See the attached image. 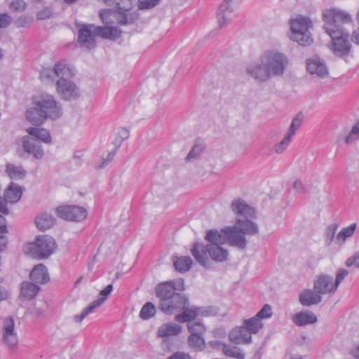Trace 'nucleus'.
<instances>
[{
  "mask_svg": "<svg viewBox=\"0 0 359 359\" xmlns=\"http://www.w3.org/2000/svg\"><path fill=\"white\" fill-rule=\"evenodd\" d=\"M223 235L217 230H209L205 235V239L209 242L206 245H223L227 243L226 235L222 232Z\"/></svg>",
  "mask_w": 359,
  "mask_h": 359,
  "instance_id": "nucleus-32",
  "label": "nucleus"
},
{
  "mask_svg": "<svg viewBox=\"0 0 359 359\" xmlns=\"http://www.w3.org/2000/svg\"><path fill=\"white\" fill-rule=\"evenodd\" d=\"M7 243H8V240H7L6 236L1 235L0 236V252L6 249Z\"/></svg>",
  "mask_w": 359,
  "mask_h": 359,
  "instance_id": "nucleus-63",
  "label": "nucleus"
},
{
  "mask_svg": "<svg viewBox=\"0 0 359 359\" xmlns=\"http://www.w3.org/2000/svg\"><path fill=\"white\" fill-rule=\"evenodd\" d=\"M243 325L249 331L251 335L257 334L263 327V323L255 316L252 318L244 320Z\"/></svg>",
  "mask_w": 359,
  "mask_h": 359,
  "instance_id": "nucleus-36",
  "label": "nucleus"
},
{
  "mask_svg": "<svg viewBox=\"0 0 359 359\" xmlns=\"http://www.w3.org/2000/svg\"><path fill=\"white\" fill-rule=\"evenodd\" d=\"M8 298V292L7 290L4 287L0 286V302L3 301V300H6Z\"/></svg>",
  "mask_w": 359,
  "mask_h": 359,
  "instance_id": "nucleus-62",
  "label": "nucleus"
},
{
  "mask_svg": "<svg viewBox=\"0 0 359 359\" xmlns=\"http://www.w3.org/2000/svg\"><path fill=\"white\" fill-rule=\"evenodd\" d=\"M222 350L224 353L228 357L236 359H245V354L242 349L237 346L224 344Z\"/></svg>",
  "mask_w": 359,
  "mask_h": 359,
  "instance_id": "nucleus-39",
  "label": "nucleus"
},
{
  "mask_svg": "<svg viewBox=\"0 0 359 359\" xmlns=\"http://www.w3.org/2000/svg\"><path fill=\"white\" fill-rule=\"evenodd\" d=\"M338 226L337 224H331L329 225L325 230V243L327 245H331L334 238H336V232Z\"/></svg>",
  "mask_w": 359,
  "mask_h": 359,
  "instance_id": "nucleus-45",
  "label": "nucleus"
},
{
  "mask_svg": "<svg viewBox=\"0 0 359 359\" xmlns=\"http://www.w3.org/2000/svg\"><path fill=\"white\" fill-rule=\"evenodd\" d=\"M313 289L320 294H325L334 293L337 287L331 276L321 275L314 282Z\"/></svg>",
  "mask_w": 359,
  "mask_h": 359,
  "instance_id": "nucleus-15",
  "label": "nucleus"
},
{
  "mask_svg": "<svg viewBox=\"0 0 359 359\" xmlns=\"http://www.w3.org/2000/svg\"><path fill=\"white\" fill-rule=\"evenodd\" d=\"M26 118L33 125L40 126L47 119L40 108L34 104V107L26 111Z\"/></svg>",
  "mask_w": 359,
  "mask_h": 359,
  "instance_id": "nucleus-27",
  "label": "nucleus"
},
{
  "mask_svg": "<svg viewBox=\"0 0 359 359\" xmlns=\"http://www.w3.org/2000/svg\"><path fill=\"white\" fill-rule=\"evenodd\" d=\"M290 39L302 46H309L313 42L311 29L312 21L306 17L298 16L290 20Z\"/></svg>",
  "mask_w": 359,
  "mask_h": 359,
  "instance_id": "nucleus-6",
  "label": "nucleus"
},
{
  "mask_svg": "<svg viewBox=\"0 0 359 359\" xmlns=\"http://www.w3.org/2000/svg\"><path fill=\"white\" fill-rule=\"evenodd\" d=\"M31 22H32V18L27 17V16L20 17L17 20V24L19 27H26L27 25H29Z\"/></svg>",
  "mask_w": 359,
  "mask_h": 359,
  "instance_id": "nucleus-57",
  "label": "nucleus"
},
{
  "mask_svg": "<svg viewBox=\"0 0 359 359\" xmlns=\"http://www.w3.org/2000/svg\"><path fill=\"white\" fill-rule=\"evenodd\" d=\"M183 312L175 316V319L179 323H190L194 320L197 316L200 313V309L198 308L189 309L188 306L182 309Z\"/></svg>",
  "mask_w": 359,
  "mask_h": 359,
  "instance_id": "nucleus-30",
  "label": "nucleus"
},
{
  "mask_svg": "<svg viewBox=\"0 0 359 359\" xmlns=\"http://www.w3.org/2000/svg\"><path fill=\"white\" fill-rule=\"evenodd\" d=\"M229 339L236 344H248L252 341V335L243 325L233 329L229 334Z\"/></svg>",
  "mask_w": 359,
  "mask_h": 359,
  "instance_id": "nucleus-17",
  "label": "nucleus"
},
{
  "mask_svg": "<svg viewBox=\"0 0 359 359\" xmlns=\"http://www.w3.org/2000/svg\"><path fill=\"white\" fill-rule=\"evenodd\" d=\"M351 40L355 44L359 45V27L353 32Z\"/></svg>",
  "mask_w": 359,
  "mask_h": 359,
  "instance_id": "nucleus-61",
  "label": "nucleus"
},
{
  "mask_svg": "<svg viewBox=\"0 0 359 359\" xmlns=\"http://www.w3.org/2000/svg\"><path fill=\"white\" fill-rule=\"evenodd\" d=\"M304 119V116L302 113L297 114L295 117L292 119L290 126L286 133L291 137L295 134L297 130L300 127Z\"/></svg>",
  "mask_w": 359,
  "mask_h": 359,
  "instance_id": "nucleus-43",
  "label": "nucleus"
},
{
  "mask_svg": "<svg viewBox=\"0 0 359 359\" xmlns=\"http://www.w3.org/2000/svg\"><path fill=\"white\" fill-rule=\"evenodd\" d=\"M181 325L175 323H164L158 329V336L161 338L176 336L182 332Z\"/></svg>",
  "mask_w": 359,
  "mask_h": 359,
  "instance_id": "nucleus-26",
  "label": "nucleus"
},
{
  "mask_svg": "<svg viewBox=\"0 0 359 359\" xmlns=\"http://www.w3.org/2000/svg\"><path fill=\"white\" fill-rule=\"evenodd\" d=\"M183 280H171L159 284L156 288V293L161 299V309L168 314L180 311L189 306V299L184 295L175 292L183 290Z\"/></svg>",
  "mask_w": 359,
  "mask_h": 359,
  "instance_id": "nucleus-3",
  "label": "nucleus"
},
{
  "mask_svg": "<svg viewBox=\"0 0 359 359\" xmlns=\"http://www.w3.org/2000/svg\"><path fill=\"white\" fill-rule=\"evenodd\" d=\"M222 245H205L203 243H195L191 252L198 264L208 268L210 265L209 257L217 262H223L227 260L228 250Z\"/></svg>",
  "mask_w": 359,
  "mask_h": 359,
  "instance_id": "nucleus-5",
  "label": "nucleus"
},
{
  "mask_svg": "<svg viewBox=\"0 0 359 359\" xmlns=\"http://www.w3.org/2000/svg\"><path fill=\"white\" fill-rule=\"evenodd\" d=\"M323 18L325 31L332 38L334 52L339 55L348 53L351 47L349 34L341 25L351 23V15L340 9L330 8L323 11Z\"/></svg>",
  "mask_w": 359,
  "mask_h": 359,
  "instance_id": "nucleus-1",
  "label": "nucleus"
},
{
  "mask_svg": "<svg viewBox=\"0 0 359 359\" xmlns=\"http://www.w3.org/2000/svg\"><path fill=\"white\" fill-rule=\"evenodd\" d=\"M293 323L298 326H304L317 321L316 316L310 311H301L292 317Z\"/></svg>",
  "mask_w": 359,
  "mask_h": 359,
  "instance_id": "nucleus-25",
  "label": "nucleus"
},
{
  "mask_svg": "<svg viewBox=\"0 0 359 359\" xmlns=\"http://www.w3.org/2000/svg\"><path fill=\"white\" fill-rule=\"evenodd\" d=\"M161 0H138V8L140 10L149 9L158 5Z\"/></svg>",
  "mask_w": 359,
  "mask_h": 359,
  "instance_id": "nucleus-47",
  "label": "nucleus"
},
{
  "mask_svg": "<svg viewBox=\"0 0 359 359\" xmlns=\"http://www.w3.org/2000/svg\"><path fill=\"white\" fill-rule=\"evenodd\" d=\"M173 264L176 271L180 273H184L191 269L192 259L189 256L174 257Z\"/></svg>",
  "mask_w": 359,
  "mask_h": 359,
  "instance_id": "nucleus-33",
  "label": "nucleus"
},
{
  "mask_svg": "<svg viewBox=\"0 0 359 359\" xmlns=\"http://www.w3.org/2000/svg\"><path fill=\"white\" fill-rule=\"evenodd\" d=\"M57 215L65 220L80 222L87 216V210L78 205H64L56 208Z\"/></svg>",
  "mask_w": 359,
  "mask_h": 359,
  "instance_id": "nucleus-12",
  "label": "nucleus"
},
{
  "mask_svg": "<svg viewBox=\"0 0 359 359\" xmlns=\"http://www.w3.org/2000/svg\"><path fill=\"white\" fill-rule=\"evenodd\" d=\"M26 132L31 136L35 137L37 140L50 144L52 142V138L48 130L43 128L29 127L26 128Z\"/></svg>",
  "mask_w": 359,
  "mask_h": 359,
  "instance_id": "nucleus-28",
  "label": "nucleus"
},
{
  "mask_svg": "<svg viewBox=\"0 0 359 359\" xmlns=\"http://www.w3.org/2000/svg\"><path fill=\"white\" fill-rule=\"evenodd\" d=\"M94 34L104 39H116L121 35V31L116 27L94 26Z\"/></svg>",
  "mask_w": 359,
  "mask_h": 359,
  "instance_id": "nucleus-24",
  "label": "nucleus"
},
{
  "mask_svg": "<svg viewBox=\"0 0 359 359\" xmlns=\"http://www.w3.org/2000/svg\"><path fill=\"white\" fill-rule=\"evenodd\" d=\"M22 194V187L12 182L4 191V201L6 203H15L20 199Z\"/></svg>",
  "mask_w": 359,
  "mask_h": 359,
  "instance_id": "nucleus-22",
  "label": "nucleus"
},
{
  "mask_svg": "<svg viewBox=\"0 0 359 359\" xmlns=\"http://www.w3.org/2000/svg\"><path fill=\"white\" fill-rule=\"evenodd\" d=\"M55 218L51 215L43 212L36 218V225L41 231H46L53 226Z\"/></svg>",
  "mask_w": 359,
  "mask_h": 359,
  "instance_id": "nucleus-34",
  "label": "nucleus"
},
{
  "mask_svg": "<svg viewBox=\"0 0 359 359\" xmlns=\"http://www.w3.org/2000/svg\"><path fill=\"white\" fill-rule=\"evenodd\" d=\"M168 359H191V357L189 354H187L183 352H176L172 354Z\"/></svg>",
  "mask_w": 359,
  "mask_h": 359,
  "instance_id": "nucleus-58",
  "label": "nucleus"
},
{
  "mask_svg": "<svg viewBox=\"0 0 359 359\" xmlns=\"http://www.w3.org/2000/svg\"><path fill=\"white\" fill-rule=\"evenodd\" d=\"M289 65L288 57L277 50H268L262 54L259 62L247 68L248 74L255 81L264 83L271 78L284 75Z\"/></svg>",
  "mask_w": 359,
  "mask_h": 359,
  "instance_id": "nucleus-2",
  "label": "nucleus"
},
{
  "mask_svg": "<svg viewBox=\"0 0 359 359\" xmlns=\"http://www.w3.org/2000/svg\"><path fill=\"white\" fill-rule=\"evenodd\" d=\"M188 344L196 351H201L205 347L203 336L199 335H189L188 337Z\"/></svg>",
  "mask_w": 359,
  "mask_h": 359,
  "instance_id": "nucleus-38",
  "label": "nucleus"
},
{
  "mask_svg": "<svg viewBox=\"0 0 359 359\" xmlns=\"http://www.w3.org/2000/svg\"><path fill=\"white\" fill-rule=\"evenodd\" d=\"M272 316L271 306L265 304L262 309L255 315L260 320L263 318H269Z\"/></svg>",
  "mask_w": 359,
  "mask_h": 359,
  "instance_id": "nucleus-49",
  "label": "nucleus"
},
{
  "mask_svg": "<svg viewBox=\"0 0 359 359\" xmlns=\"http://www.w3.org/2000/svg\"><path fill=\"white\" fill-rule=\"evenodd\" d=\"M7 232V226L6 219L4 217L0 215V233H4Z\"/></svg>",
  "mask_w": 359,
  "mask_h": 359,
  "instance_id": "nucleus-60",
  "label": "nucleus"
},
{
  "mask_svg": "<svg viewBox=\"0 0 359 359\" xmlns=\"http://www.w3.org/2000/svg\"><path fill=\"white\" fill-rule=\"evenodd\" d=\"M293 188L299 194H304L306 192V189L302 182L299 180H295L293 183Z\"/></svg>",
  "mask_w": 359,
  "mask_h": 359,
  "instance_id": "nucleus-56",
  "label": "nucleus"
},
{
  "mask_svg": "<svg viewBox=\"0 0 359 359\" xmlns=\"http://www.w3.org/2000/svg\"><path fill=\"white\" fill-rule=\"evenodd\" d=\"M93 25H82L78 33V41L83 47L92 49L95 47Z\"/></svg>",
  "mask_w": 359,
  "mask_h": 359,
  "instance_id": "nucleus-14",
  "label": "nucleus"
},
{
  "mask_svg": "<svg viewBox=\"0 0 359 359\" xmlns=\"http://www.w3.org/2000/svg\"><path fill=\"white\" fill-rule=\"evenodd\" d=\"M1 334V341L8 348L14 349L18 347V337L15 330V322L12 317H7L3 320Z\"/></svg>",
  "mask_w": 359,
  "mask_h": 359,
  "instance_id": "nucleus-11",
  "label": "nucleus"
},
{
  "mask_svg": "<svg viewBox=\"0 0 359 359\" xmlns=\"http://www.w3.org/2000/svg\"><path fill=\"white\" fill-rule=\"evenodd\" d=\"M55 75L58 80L69 79L74 75V69L67 63L65 60L57 62L53 67Z\"/></svg>",
  "mask_w": 359,
  "mask_h": 359,
  "instance_id": "nucleus-21",
  "label": "nucleus"
},
{
  "mask_svg": "<svg viewBox=\"0 0 359 359\" xmlns=\"http://www.w3.org/2000/svg\"><path fill=\"white\" fill-rule=\"evenodd\" d=\"M292 137L285 133L283 140L274 145L273 149L275 153L277 154H283L289 147L292 141Z\"/></svg>",
  "mask_w": 359,
  "mask_h": 359,
  "instance_id": "nucleus-40",
  "label": "nucleus"
},
{
  "mask_svg": "<svg viewBox=\"0 0 359 359\" xmlns=\"http://www.w3.org/2000/svg\"><path fill=\"white\" fill-rule=\"evenodd\" d=\"M112 6H114L118 11L116 15L118 22L120 25H126L128 23L127 15L125 13L126 11L119 9L118 8H117V6L115 4H114Z\"/></svg>",
  "mask_w": 359,
  "mask_h": 359,
  "instance_id": "nucleus-52",
  "label": "nucleus"
},
{
  "mask_svg": "<svg viewBox=\"0 0 359 359\" xmlns=\"http://www.w3.org/2000/svg\"><path fill=\"white\" fill-rule=\"evenodd\" d=\"M116 135L124 141L129 137V130L125 128H122L118 130Z\"/></svg>",
  "mask_w": 359,
  "mask_h": 359,
  "instance_id": "nucleus-59",
  "label": "nucleus"
},
{
  "mask_svg": "<svg viewBox=\"0 0 359 359\" xmlns=\"http://www.w3.org/2000/svg\"><path fill=\"white\" fill-rule=\"evenodd\" d=\"M55 240L50 236L43 235L36 238L34 242L28 244L27 254L36 259H46L56 249Z\"/></svg>",
  "mask_w": 359,
  "mask_h": 359,
  "instance_id": "nucleus-7",
  "label": "nucleus"
},
{
  "mask_svg": "<svg viewBox=\"0 0 359 359\" xmlns=\"http://www.w3.org/2000/svg\"><path fill=\"white\" fill-rule=\"evenodd\" d=\"M35 104L40 108L47 118L57 119L62 114L61 104L55 100L53 95L41 96L35 101Z\"/></svg>",
  "mask_w": 359,
  "mask_h": 359,
  "instance_id": "nucleus-8",
  "label": "nucleus"
},
{
  "mask_svg": "<svg viewBox=\"0 0 359 359\" xmlns=\"http://www.w3.org/2000/svg\"><path fill=\"white\" fill-rule=\"evenodd\" d=\"M40 287L30 282H23L21 284L20 294L27 300L33 299L39 292Z\"/></svg>",
  "mask_w": 359,
  "mask_h": 359,
  "instance_id": "nucleus-31",
  "label": "nucleus"
},
{
  "mask_svg": "<svg viewBox=\"0 0 359 359\" xmlns=\"http://www.w3.org/2000/svg\"><path fill=\"white\" fill-rule=\"evenodd\" d=\"M30 278L36 283L44 284L49 281L47 268L43 264H37L30 273Z\"/></svg>",
  "mask_w": 359,
  "mask_h": 359,
  "instance_id": "nucleus-23",
  "label": "nucleus"
},
{
  "mask_svg": "<svg viewBox=\"0 0 359 359\" xmlns=\"http://www.w3.org/2000/svg\"><path fill=\"white\" fill-rule=\"evenodd\" d=\"M27 6V4L24 0H13L10 4V8L15 11H23Z\"/></svg>",
  "mask_w": 359,
  "mask_h": 359,
  "instance_id": "nucleus-50",
  "label": "nucleus"
},
{
  "mask_svg": "<svg viewBox=\"0 0 359 359\" xmlns=\"http://www.w3.org/2000/svg\"><path fill=\"white\" fill-rule=\"evenodd\" d=\"M156 313V307L151 302H147L141 309L140 317L142 319H149Z\"/></svg>",
  "mask_w": 359,
  "mask_h": 359,
  "instance_id": "nucleus-41",
  "label": "nucleus"
},
{
  "mask_svg": "<svg viewBox=\"0 0 359 359\" xmlns=\"http://www.w3.org/2000/svg\"><path fill=\"white\" fill-rule=\"evenodd\" d=\"M222 232L226 235L229 245L243 250L247 245L245 236L257 234L259 226L248 218H238L233 226L225 227Z\"/></svg>",
  "mask_w": 359,
  "mask_h": 359,
  "instance_id": "nucleus-4",
  "label": "nucleus"
},
{
  "mask_svg": "<svg viewBox=\"0 0 359 359\" xmlns=\"http://www.w3.org/2000/svg\"><path fill=\"white\" fill-rule=\"evenodd\" d=\"M349 272L348 270L344 269H339L336 273V279L334 281L335 286L338 287L342 280L348 275Z\"/></svg>",
  "mask_w": 359,
  "mask_h": 359,
  "instance_id": "nucleus-51",
  "label": "nucleus"
},
{
  "mask_svg": "<svg viewBox=\"0 0 359 359\" xmlns=\"http://www.w3.org/2000/svg\"><path fill=\"white\" fill-rule=\"evenodd\" d=\"M358 140H359V121L352 127L345 139V142L347 144H351Z\"/></svg>",
  "mask_w": 359,
  "mask_h": 359,
  "instance_id": "nucleus-46",
  "label": "nucleus"
},
{
  "mask_svg": "<svg viewBox=\"0 0 359 359\" xmlns=\"http://www.w3.org/2000/svg\"><path fill=\"white\" fill-rule=\"evenodd\" d=\"M231 208L235 214L238 216L245 218H252L255 217V210L242 199L234 200L231 203Z\"/></svg>",
  "mask_w": 359,
  "mask_h": 359,
  "instance_id": "nucleus-19",
  "label": "nucleus"
},
{
  "mask_svg": "<svg viewBox=\"0 0 359 359\" xmlns=\"http://www.w3.org/2000/svg\"><path fill=\"white\" fill-rule=\"evenodd\" d=\"M22 146L25 152L33 155L35 158L41 159L43 157V151L37 140L25 135L22 139Z\"/></svg>",
  "mask_w": 359,
  "mask_h": 359,
  "instance_id": "nucleus-16",
  "label": "nucleus"
},
{
  "mask_svg": "<svg viewBox=\"0 0 359 359\" xmlns=\"http://www.w3.org/2000/svg\"><path fill=\"white\" fill-rule=\"evenodd\" d=\"M10 23L11 17L8 14H0V28L6 27Z\"/></svg>",
  "mask_w": 359,
  "mask_h": 359,
  "instance_id": "nucleus-55",
  "label": "nucleus"
},
{
  "mask_svg": "<svg viewBox=\"0 0 359 359\" xmlns=\"http://www.w3.org/2000/svg\"><path fill=\"white\" fill-rule=\"evenodd\" d=\"M321 294L318 293L315 290H304L299 294V302L305 306L316 305L321 302Z\"/></svg>",
  "mask_w": 359,
  "mask_h": 359,
  "instance_id": "nucleus-20",
  "label": "nucleus"
},
{
  "mask_svg": "<svg viewBox=\"0 0 359 359\" xmlns=\"http://www.w3.org/2000/svg\"><path fill=\"white\" fill-rule=\"evenodd\" d=\"M56 92L62 100L66 101L76 100L81 96L80 89L69 79L57 80Z\"/></svg>",
  "mask_w": 359,
  "mask_h": 359,
  "instance_id": "nucleus-10",
  "label": "nucleus"
},
{
  "mask_svg": "<svg viewBox=\"0 0 359 359\" xmlns=\"http://www.w3.org/2000/svg\"><path fill=\"white\" fill-rule=\"evenodd\" d=\"M123 142V140L116 135V138L113 141V144L115 147L114 149L112 151L109 152L106 158L102 157L101 162L95 164V168L96 170H100L106 167L113 160L117 149L121 147Z\"/></svg>",
  "mask_w": 359,
  "mask_h": 359,
  "instance_id": "nucleus-29",
  "label": "nucleus"
},
{
  "mask_svg": "<svg viewBox=\"0 0 359 359\" xmlns=\"http://www.w3.org/2000/svg\"><path fill=\"white\" fill-rule=\"evenodd\" d=\"M238 16L234 0H224L219 6L217 19L220 29L231 23Z\"/></svg>",
  "mask_w": 359,
  "mask_h": 359,
  "instance_id": "nucleus-9",
  "label": "nucleus"
},
{
  "mask_svg": "<svg viewBox=\"0 0 359 359\" xmlns=\"http://www.w3.org/2000/svg\"><path fill=\"white\" fill-rule=\"evenodd\" d=\"M307 70L311 74H315L318 77L324 79L328 76V69L320 58L308 59L306 62Z\"/></svg>",
  "mask_w": 359,
  "mask_h": 359,
  "instance_id": "nucleus-18",
  "label": "nucleus"
},
{
  "mask_svg": "<svg viewBox=\"0 0 359 359\" xmlns=\"http://www.w3.org/2000/svg\"><path fill=\"white\" fill-rule=\"evenodd\" d=\"M113 290V285L111 284L108 285L105 288L102 290L100 294L102 296L92 302L88 306L84 308L80 315H75L74 316V320L76 323H80L88 314L94 312L97 307L100 306L107 299V297L111 294Z\"/></svg>",
  "mask_w": 359,
  "mask_h": 359,
  "instance_id": "nucleus-13",
  "label": "nucleus"
},
{
  "mask_svg": "<svg viewBox=\"0 0 359 359\" xmlns=\"http://www.w3.org/2000/svg\"><path fill=\"white\" fill-rule=\"evenodd\" d=\"M203 151V148L200 145H195L192 147L187 156L186 161H191L196 159Z\"/></svg>",
  "mask_w": 359,
  "mask_h": 359,
  "instance_id": "nucleus-48",
  "label": "nucleus"
},
{
  "mask_svg": "<svg viewBox=\"0 0 359 359\" xmlns=\"http://www.w3.org/2000/svg\"><path fill=\"white\" fill-rule=\"evenodd\" d=\"M6 171L10 178L13 180H22L27 173L22 166L15 165L12 163H8L6 165Z\"/></svg>",
  "mask_w": 359,
  "mask_h": 359,
  "instance_id": "nucleus-35",
  "label": "nucleus"
},
{
  "mask_svg": "<svg viewBox=\"0 0 359 359\" xmlns=\"http://www.w3.org/2000/svg\"><path fill=\"white\" fill-rule=\"evenodd\" d=\"M356 223H353L347 227L343 228L336 236V242L339 245L344 243L346 238H350L356 229Z\"/></svg>",
  "mask_w": 359,
  "mask_h": 359,
  "instance_id": "nucleus-37",
  "label": "nucleus"
},
{
  "mask_svg": "<svg viewBox=\"0 0 359 359\" xmlns=\"http://www.w3.org/2000/svg\"><path fill=\"white\" fill-rule=\"evenodd\" d=\"M187 328L190 335L203 336L206 330L205 326L200 322L189 323Z\"/></svg>",
  "mask_w": 359,
  "mask_h": 359,
  "instance_id": "nucleus-42",
  "label": "nucleus"
},
{
  "mask_svg": "<svg viewBox=\"0 0 359 359\" xmlns=\"http://www.w3.org/2000/svg\"><path fill=\"white\" fill-rule=\"evenodd\" d=\"M52 15L51 10L48 8H46L37 13V18L39 20H45L50 18Z\"/></svg>",
  "mask_w": 359,
  "mask_h": 359,
  "instance_id": "nucleus-54",
  "label": "nucleus"
},
{
  "mask_svg": "<svg viewBox=\"0 0 359 359\" xmlns=\"http://www.w3.org/2000/svg\"><path fill=\"white\" fill-rule=\"evenodd\" d=\"M346 266L348 267L355 266V267L359 268V251L353 256L346 259Z\"/></svg>",
  "mask_w": 359,
  "mask_h": 359,
  "instance_id": "nucleus-53",
  "label": "nucleus"
},
{
  "mask_svg": "<svg viewBox=\"0 0 359 359\" xmlns=\"http://www.w3.org/2000/svg\"><path fill=\"white\" fill-rule=\"evenodd\" d=\"M50 70H46L41 74V76L48 79L50 77Z\"/></svg>",
  "mask_w": 359,
  "mask_h": 359,
  "instance_id": "nucleus-64",
  "label": "nucleus"
},
{
  "mask_svg": "<svg viewBox=\"0 0 359 359\" xmlns=\"http://www.w3.org/2000/svg\"><path fill=\"white\" fill-rule=\"evenodd\" d=\"M109 6L115 4L117 8L123 11H128L132 8L133 0H104Z\"/></svg>",
  "mask_w": 359,
  "mask_h": 359,
  "instance_id": "nucleus-44",
  "label": "nucleus"
}]
</instances>
